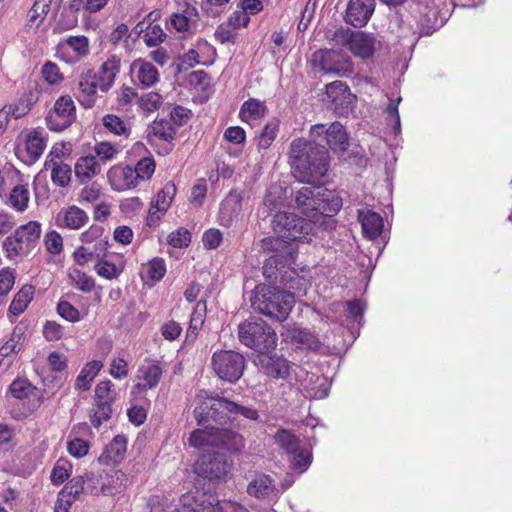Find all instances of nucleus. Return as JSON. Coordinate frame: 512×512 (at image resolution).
<instances>
[{
	"label": "nucleus",
	"instance_id": "obj_1",
	"mask_svg": "<svg viewBox=\"0 0 512 512\" xmlns=\"http://www.w3.org/2000/svg\"><path fill=\"white\" fill-rule=\"evenodd\" d=\"M289 159L294 177L299 182L313 185L297 191L296 203L303 208L306 218L322 226L325 217L333 215L341 207L340 199L320 186V180L328 170V151L324 146L298 138L290 145Z\"/></svg>",
	"mask_w": 512,
	"mask_h": 512
},
{
	"label": "nucleus",
	"instance_id": "obj_2",
	"mask_svg": "<svg viewBox=\"0 0 512 512\" xmlns=\"http://www.w3.org/2000/svg\"><path fill=\"white\" fill-rule=\"evenodd\" d=\"M199 424H206L204 429L191 433L189 444L195 448L216 446L230 452L240 453L245 447L244 437L232 428H239V418L257 421L256 409L241 405L225 397H207L194 410Z\"/></svg>",
	"mask_w": 512,
	"mask_h": 512
},
{
	"label": "nucleus",
	"instance_id": "obj_3",
	"mask_svg": "<svg viewBox=\"0 0 512 512\" xmlns=\"http://www.w3.org/2000/svg\"><path fill=\"white\" fill-rule=\"evenodd\" d=\"M250 301L255 311L278 321L286 320L295 304L292 293L265 284L255 287Z\"/></svg>",
	"mask_w": 512,
	"mask_h": 512
},
{
	"label": "nucleus",
	"instance_id": "obj_4",
	"mask_svg": "<svg viewBox=\"0 0 512 512\" xmlns=\"http://www.w3.org/2000/svg\"><path fill=\"white\" fill-rule=\"evenodd\" d=\"M274 232L285 241L309 242L321 228L311 219L293 213L279 212L272 220Z\"/></svg>",
	"mask_w": 512,
	"mask_h": 512
},
{
	"label": "nucleus",
	"instance_id": "obj_5",
	"mask_svg": "<svg viewBox=\"0 0 512 512\" xmlns=\"http://www.w3.org/2000/svg\"><path fill=\"white\" fill-rule=\"evenodd\" d=\"M239 341L245 346L265 353L277 345L275 331L262 319L250 318L238 326Z\"/></svg>",
	"mask_w": 512,
	"mask_h": 512
},
{
	"label": "nucleus",
	"instance_id": "obj_6",
	"mask_svg": "<svg viewBox=\"0 0 512 512\" xmlns=\"http://www.w3.org/2000/svg\"><path fill=\"white\" fill-rule=\"evenodd\" d=\"M41 233V224L38 221H29L20 225L3 242L6 257L15 260L18 257L28 255L36 247Z\"/></svg>",
	"mask_w": 512,
	"mask_h": 512
},
{
	"label": "nucleus",
	"instance_id": "obj_7",
	"mask_svg": "<svg viewBox=\"0 0 512 512\" xmlns=\"http://www.w3.org/2000/svg\"><path fill=\"white\" fill-rule=\"evenodd\" d=\"M275 444L289 457L292 466L304 472L311 463V454L301 447L299 438L287 429H278Z\"/></svg>",
	"mask_w": 512,
	"mask_h": 512
},
{
	"label": "nucleus",
	"instance_id": "obj_8",
	"mask_svg": "<svg viewBox=\"0 0 512 512\" xmlns=\"http://www.w3.org/2000/svg\"><path fill=\"white\" fill-rule=\"evenodd\" d=\"M244 357L231 350L217 351L212 356V367L219 378L228 382L237 381L243 374Z\"/></svg>",
	"mask_w": 512,
	"mask_h": 512
},
{
	"label": "nucleus",
	"instance_id": "obj_9",
	"mask_svg": "<svg viewBox=\"0 0 512 512\" xmlns=\"http://www.w3.org/2000/svg\"><path fill=\"white\" fill-rule=\"evenodd\" d=\"M315 67L327 74L348 76L353 72V63L350 58L336 50H318L312 56Z\"/></svg>",
	"mask_w": 512,
	"mask_h": 512
},
{
	"label": "nucleus",
	"instance_id": "obj_10",
	"mask_svg": "<svg viewBox=\"0 0 512 512\" xmlns=\"http://www.w3.org/2000/svg\"><path fill=\"white\" fill-rule=\"evenodd\" d=\"M76 106L69 95L59 97L46 116V123L52 131H62L75 121Z\"/></svg>",
	"mask_w": 512,
	"mask_h": 512
},
{
	"label": "nucleus",
	"instance_id": "obj_11",
	"mask_svg": "<svg viewBox=\"0 0 512 512\" xmlns=\"http://www.w3.org/2000/svg\"><path fill=\"white\" fill-rule=\"evenodd\" d=\"M310 136L314 141L324 136L327 145L334 151L344 152L349 146L347 132L339 122H333L328 128L324 124L313 125L310 129Z\"/></svg>",
	"mask_w": 512,
	"mask_h": 512
},
{
	"label": "nucleus",
	"instance_id": "obj_12",
	"mask_svg": "<svg viewBox=\"0 0 512 512\" xmlns=\"http://www.w3.org/2000/svg\"><path fill=\"white\" fill-rule=\"evenodd\" d=\"M230 469V463L220 453L202 455L195 464V472L210 480L224 478Z\"/></svg>",
	"mask_w": 512,
	"mask_h": 512
},
{
	"label": "nucleus",
	"instance_id": "obj_13",
	"mask_svg": "<svg viewBox=\"0 0 512 512\" xmlns=\"http://www.w3.org/2000/svg\"><path fill=\"white\" fill-rule=\"evenodd\" d=\"M89 54V40L85 36H70L58 45L56 55L62 61L74 64Z\"/></svg>",
	"mask_w": 512,
	"mask_h": 512
},
{
	"label": "nucleus",
	"instance_id": "obj_14",
	"mask_svg": "<svg viewBox=\"0 0 512 512\" xmlns=\"http://www.w3.org/2000/svg\"><path fill=\"white\" fill-rule=\"evenodd\" d=\"M215 48L207 41L199 39L181 58V65L193 68L196 65L208 66L214 62Z\"/></svg>",
	"mask_w": 512,
	"mask_h": 512
},
{
	"label": "nucleus",
	"instance_id": "obj_15",
	"mask_svg": "<svg viewBox=\"0 0 512 512\" xmlns=\"http://www.w3.org/2000/svg\"><path fill=\"white\" fill-rule=\"evenodd\" d=\"M243 194L232 190L220 203L218 220L222 226L231 227L239 220L242 211Z\"/></svg>",
	"mask_w": 512,
	"mask_h": 512
},
{
	"label": "nucleus",
	"instance_id": "obj_16",
	"mask_svg": "<svg viewBox=\"0 0 512 512\" xmlns=\"http://www.w3.org/2000/svg\"><path fill=\"white\" fill-rule=\"evenodd\" d=\"M175 195V184L172 182H167L158 192L155 200L151 203V207L147 216V224L149 226L154 225L161 218V216L167 212Z\"/></svg>",
	"mask_w": 512,
	"mask_h": 512
},
{
	"label": "nucleus",
	"instance_id": "obj_17",
	"mask_svg": "<svg viewBox=\"0 0 512 512\" xmlns=\"http://www.w3.org/2000/svg\"><path fill=\"white\" fill-rule=\"evenodd\" d=\"M379 45L380 42L373 34L364 31L352 32L348 39L349 50L363 59L371 57Z\"/></svg>",
	"mask_w": 512,
	"mask_h": 512
},
{
	"label": "nucleus",
	"instance_id": "obj_18",
	"mask_svg": "<svg viewBox=\"0 0 512 512\" xmlns=\"http://www.w3.org/2000/svg\"><path fill=\"white\" fill-rule=\"evenodd\" d=\"M130 74L133 81L143 88H150L160 80L158 69L144 59H136L130 64Z\"/></svg>",
	"mask_w": 512,
	"mask_h": 512
},
{
	"label": "nucleus",
	"instance_id": "obj_19",
	"mask_svg": "<svg viewBox=\"0 0 512 512\" xmlns=\"http://www.w3.org/2000/svg\"><path fill=\"white\" fill-rule=\"evenodd\" d=\"M326 94L330 99L333 109L338 114H343L352 106L354 96L349 87L342 81H334L326 85Z\"/></svg>",
	"mask_w": 512,
	"mask_h": 512
},
{
	"label": "nucleus",
	"instance_id": "obj_20",
	"mask_svg": "<svg viewBox=\"0 0 512 512\" xmlns=\"http://www.w3.org/2000/svg\"><path fill=\"white\" fill-rule=\"evenodd\" d=\"M130 166L114 165L107 172L108 181L115 191H126L135 188L139 183Z\"/></svg>",
	"mask_w": 512,
	"mask_h": 512
},
{
	"label": "nucleus",
	"instance_id": "obj_21",
	"mask_svg": "<svg viewBox=\"0 0 512 512\" xmlns=\"http://www.w3.org/2000/svg\"><path fill=\"white\" fill-rule=\"evenodd\" d=\"M375 9L374 0H350L346 10V21L354 27L364 26Z\"/></svg>",
	"mask_w": 512,
	"mask_h": 512
},
{
	"label": "nucleus",
	"instance_id": "obj_22",
	"mask_svg": "<svg viewBox=\"0 0 512 512\" xmlns=\"http://www.w3.org/2000/svg\"><path fill=\"white\" fill-rule=\"evenodd\" d=\"M84 478L86 480L85 484V493L91 495H110L113 494V489L110 487V482H115L119 480L118 472H114L113 474L101 473H85Z\"/></svg>",
	"mask_w": 512,
	"mask_h": 512
},
{
	"label": "nucleus",
	"instance_id": "obj_23",
	"mask_svg": "<svg viewBox=\"0 0 512 512\" xmlns=\"http://www.w3.org/2000/svg\"><path fill=\"white\" fill-rule=\"evenodd\" d=\"M88 220L89 216L84 210L72 205L59 211L56 216V225L60 228L78 230L84 227Z\"/></svg>",
	"mask_w": 512,
	"mask_h": 512
},
{
	"label": "nucleus",
	"instance_id": "obj_24",
	"mask_svg": "<svg viewBox=\"0 0 512 512\" xmlns=\"http://www.w3.org/2000/svg\"><path fill=\"white\" fill-rule=\"evenodd\" d=\"M162 377V369L157 364L143 365L138 369L134 390L139 392L155 388Z\"/></svg>",
	"mask_w": 512,
	"mask_h": 512
},
{
	"label": "nucleus",
	"instance_id": "obj_25",
	"mask_svg": "<svg viewBox=\"0 0 512 512\" xmlns=\"http://www.w3.org/2000/svg\"><path fill=\"white\" fill-rule=\"evenodd\" d=\"M358 220L366 238L373 240L382 233L383 219L380 214L369 209H362L358 211Z\"/></svg>",
	"mask_w": 512,
	"mask_h": 512
},
{
	"label": "nucleus",
	"instance_id": "obj_26",
	"mask_svg": "<svg viewBox=\"0 0 512 512\" xmlns=\"http://www.w3.org/2000/svg\"><path fill=\"white\" fill-rule=\"evenodd\" d=\"M119 71L120 59L115 55L110 56L101 64L99 71L96 73L101 92H107L113 86Z\"/></svg>",
	"mask_w": 512,
	"mask_h": 512
},
{
	"label": "nucleus",
	"instance_id": "obj_27",
	"mask_svg": "<svg viewBox=\"0 0 512 512\" xmlns=\"http://www.w3.org/2000/svg\"><path fill=\"white\" fill-rule=\"evenodd\" d=\"M74 171L80 182L86 183L101 172V164L94 155L81 156L75 163Z\"/></svg>",
	"mask_w": 512,
	"mask_h": 512
},
{
	"label": "nucleus",
	"instance_id": "obj_28",
	"mask_svg": "<svg viewBox=\"0 0 512 512\" xmlns=\"http://www.w3.org/2000/svg\"><path fill=\"white\" fill-rule=\"evenodd\" d=\"M78 87L84 98L83 102L87 107H91L94 104L97 91L100 90V82L97 79V74L90 69L83 71Z\"/></svg>",
	"mask_w": 512,
	"mask_h": 512
},
{
	"label": "nucleus",
	"instance_id": "obj_29",
	"mask_svg": "<svg viewBox=\"0 0 512 512\" xmlns=\"http://www.w3.org/2000/svg\"><path fill=\"white\" fill-rule=\"evenodd\" d=\"M107 246V241H98L97 244H93L92 246H81L73 253L74 260L81 266H84L93 260L98 261L106 255Z\"/></svg>",
	"mask_w": 512,
	"mask_h": 512
},
{
	"label": "nucleus",
	"instance_id": "obj_30",
	"mask_svg": "<svg viewBox=\"0 0 512 512\" xmlns=\"http://www.w3.org/2000/svg\"><path fill=\"white\" fill-rule=\"evenodd\" d=\"M45 168L51 170L53 183L60 187H66L71 181L72 170L68 164L56 161L54 158L46 159Z\"/></svg>",
	"mask_w": 512,
	"mask_h": 512
},
{
	"label": "nucleus",
	"instance_id": "obj_31",
	"mask_svg": "<svg viewBox=\"0 0 512 512\" xmlns=\"http://www.w3.org/2000/svg\"><path fill=\"white\" fill-rule=\"evenodd\" d=\"M49 10L50 2L48 0H36L28 13L25 30L27 32H36L44 21Z\"/></svg>",
	"mask_w": 512,
	"mask_h": 512
},
{
	"label": "nucleus",
	"instance_id": "obj_32",
	"mask_svg": "<svg viewBox=\"0 0 512 512\" xmlns=\"http://www.w3.org/2000/svg\"><path fill=\"white\" fill-rule=\"evenodd\" d=\"M206 493L201 491L189 492L180 498L179 506L173 512H205L204 502Z\"/></svg>",
	"mask_w": 512,
	"mask_h": 512
},
{
	"label": "nucleus",
	"instance_id": "obj_33",
	"mask_svg": "<svg viewBox=\"0 0 512 512\" xmlns=\"http://www.w3.org/2000/svg\"><path fill=\"white\" fill-rule=\"evenodd\" d=\"M103 363L98 360H93L85 364L80 371L75 381V388L80 391H87L91 387L94 378L100 372Z\"/></svg>",
	"mask_w": 512,
	"mask_h": 512
},
{
	"label": "nucleus",
	"instance_id": "obj_34",
	"mask_svg": "<svg viewBox=\"0 0 512 512\" xmlns=\"http://www.w3.org/2000/svg\"><path fill=\"white\" fill-rule=\"evenodd\" d=\"M291 340L299 348H305L317 351L321 347V342L318 337L307 329L295 328L290 331Z\"/></svg>",
	"mask_w": 512,
	"mask_h": 512
},
{
	"label": "nucleus",
	"instance_id": "obj_35",
	"mask_svg": "<svg viewBox=\"0 0 512 512\" xmlns=\"http://www.w3.org/2000/svg\"><path fill=\"white\" fill-rule=\"evenodd\" d=\"M265 373L273 378L285 379L289 376V362L281 357H268L262 360Z\"/></svg>",
	"mask_w": 512,
	"mask_h": 512
},
{
	"label": "nucleus",
	"instance_id": "obj_36",
	"mask_svg": "<svg viewBox=\"0 0 512 512\" xmlns=\"http://www.w3.org/2000/svg\"><path fill=\"white\" fill-rule=\"evenodd\" d=\"M274 491L273 480L270 476L257 475L247 486V492L256 498H265Z\"/></svg>",
	"mask_w": 512,
	"mask_h": 512
},
{
	"label": "nucleus",
	"instance_id": "obj_37",
	"mask_svg": "<svg viewBox=\"0 0 512 512\" xmlns=\"http://www.w3.org/2000/svg\"><path fill=\"white\" fill-rule=\"evenodd\" d=\"M46 148V139L41 131L32 130L26 136V152L31 161L41 157Z\"/></svg>",
	"mask_w": 512,
	"mask_h": 512
},
{
	"label": "nucleus",
	"instance_id": "obj_38",
	"mask_svg": "<svg viewBox=\"0 0 512 512\" xmlns=\"http://www.w3.org/2000/svg\"><path fill=\"white\" fill-rule=\"evenodd\" d=\"M206 499L203 502L205 512H249L240 504L230 501H219L213 494L206 493Z\"/></svg>",
	"mask_w": 512,
	"mask_h": 512
},
{
	"label": "nucleus",
	"instance_id": "obj_39",
	"mask_svg": "<svg viewBox=\"0 0 512 512\" xmlns=\"http://www.w3.org/2000/svg\"><path fill=\"white\" fill-rule=\"evenodd\" d=\"M197 18L196 8L187 6L183 13H174L171 16V26L178 32H187L195 24Z\"/></svg>",
	"mask_w": 512,
	"mask_h": 512
},
{
	"label": "nucleus",
	"instance_id": "obj_40",
	"mask_svg": "<svg viewBox=\"0 0 512 512\" xmlns=\"http://www.w3.org/2000/svg\"><path fill=\"white\" fill-rule=\"evenodd\" d=\"M85 484L86 480L82 475L72 478L59 492L60 500L73 504L85 492Z\"/></svg>",
	"mask_w": 512,
	"mask_h": 512
},
{
	"label": "nucleus",
	"instance_id": "obj_41",
	"mask_svg": "<svg viewBox=\"0 0 512 512\" xmlns=\"http://www.w3.org/2000/svg\"><path fill=\"white\" fill-rule=\"evenodd\" d=\"M34 294V289L32 286L25 285L23 286L14 296L10 306H9V314L17 317L22 314L28 304L32 301Z\"/></svg>",
	"mask_w": 512,
	"mask_h": 512
},
{
	"label": "nucleus",
	"instance_id": "obj_42",
	"mask_svg": "<svg viewBox=\"0 0 512 512\" xmlns=\"http://www.w3.org/2000/svg\"><path fill=\"white\" fill-rule=\"evenodd\" d=\"M265 113V103L252 98L243 103L239 112V117L244 122H250L264 117Z\"/></svg>",
	"mask_w": 512,
	"mask_h": 512
},
{
	"label": "nucleus",
	"instance_id": "obj_43",
	"mask_svg": "<svg viewBox=\"0 0 512 512\" xmlns=\"http://www.w3.org/2000/svg\"><path fill=\"white\" fill-rule=\"evenodd\" d=\"M102 125L109 133L116 136L128 138L131 134V129L127 123L114 114L103 116Z\"/></svg>",
	"mask_w": 512,
	"mask_h": 512
},
{
	"label": "nucleus",
	"instance_id": "obj_44",
	"mask_svg": "<svg viewBox=\"0 0 512 512\" xmlns=\"http://www.w3.org/2000/svg\"><path fill=\"white\" fill-rule=\"evenodd\" d=\"M30 199V192L28 185H17L15 186L9 195L8 204L10 207L18 212H23L27 209Z\"/></svg>",
	"mask_w": 512,
	"mask_h": 512
},
{
	"label": "nucleus",
	"instance_id": "obj_45",
	"mask_svg": "<svg viewBox=\"0 0 512 512\" xmlns=\"http://www.w3.org/2000/svg\"><path fill=\"white\" fill-rule=\"evenodd\" d=\"M139 109L146 114L154 113L160 109L163 104V97L158 92L150 91L141 94L137 98Z\"/></svg>",
	"mask_w": 512,
	"mask_h": 512
},
{
	"label": "nucleus",
	"instance_id": "obj_46",
	"mask_svg": "<svg viewBox=\"0 0 512 512\" xmlns=\"http://www.w3.org/2000/svg\"><path fill=\"white\" fill-rule=\"evenodd\" d=\"M68 277L72 285L81 292L89 293L95 287L94 279L77 268H71Z\"/></svg>",
	"mask_w": 512,
	"mask_h": 512
},
{
	"label": "nucleus",
	"instance_id": "obj_47",
	"mask_svg": "<svg viewBox=\"0 0 512 512\" xmlns=\"http://www.w3.org/2000/svg\"><path fill=\"white\" fill-rule=\"evenodd\" d=\"M122 150L121 145L119 144H112L108 141H101L95 144L93 151L95 153L94 156H96L97 159H99V162H109L116 158L118 153H120Z\"/></svg>",
	"mask_w": 512,
	"mask_h": 512
},
{
	"label": "nucleus",
	"instance_id": "obj_48",
	"mask_svg": "<svg viewBox=\"0 0 512 512\" xmlns=\"http://www.w3.org/2000/svg\"><path fill=\"white\" fill-rule=\"evenodd\" d=\"M151 131L153 136L168 143H171L176 135L175 126L165 119H156L151 125Z\"/></svg>",
	"mask_w": 512,
	"mask_h": 512
},
{
	"label": "nucleus",
	"instance_id": "obj_49",
	"mask_svg": "<svg viewBox=\"0 0 512 512\" xmlns=\"http://www.w3.org/2000/svg\"><path fill=\"white\" fill-rule=\"evenodd\" d=\"M11 395L19 400L27 399L34 396L37 388L33 386L27 379H16L9 387Z\"/></svg>",
	"mask_w": 512,
	"mask_h": 512
},
{
	"label": "nucleus",
	"instance_id": "obj_50",
	"mask_svg": "<svg viewBox=\"0 0 512 512\" xmlns=\"http://www.w3.org/2000/svg\"><path fill=\"white\" fill-rule=\"evenodd\" d=\"M96 273L107 280H113L120 276L123 271L122 266H117L112 262L100 258L94 266Z\"/></svg>",
	"mask_w": 512,
	"mask_h": 512
},
{
	"label": "nucleus",
	"instance_id": "obj_51",
	"mask_svg": "<svg viewBox=\"0 0 512 512\" xmlns=\"http://www.w3.org/2000/svg\"><path fill=\"white\" fill-rule=\"evenodd\" d=\"M43 242L46 251L51 255H60L64 250L63 238L55 230L47 232Z\"/></svg>",
	"mask_w": 512,
	"mask_h": 512
},
{
	"label": "nucleus",
	"instance_id": "obj_52",
	"mask_svg": "<svg viewBox=\"0 0 512 512\" xmlns=\"http://www.w3.org/2000/svg\"><path fill=\"white\" fill-rule=\"evenodd\" d=\"M112 403L107 402H96V408L92 410L90 415L91 423L94 427H99L103 422L107 421L111 417Z\"/></svg>",
	"mask_w": 512,
	"mask_h": 512
},
{
	"label": "nucleus",
	"instance_id": "obj_53",
	"mask_svg": "<svg viewBox=\"0 0 512 512\" xmlns=\"http://www.w3.org/2000/svg\"><path fill=\"white\" fill-rule=\"evenodd\" d=\"M166 37L165 32L159 24H150L144 33V42L149 47H155L162 43Z\"/></svg>",
	"mask_w": 512,
	"mask_h": 512
},
{
	"label": "nucleus",
	"instance_id": "obj_54",
	"mask_svg": "<svg viewBox=\"0 0 512 512\" xmlns=\"http://www.w3.org/2000/svg\"><path fill=\"white\" fill-rule=\"evenodd\" d=\"M133 170H135L134 174L138 182L140 180H147L155 171V162L151 157H144L138 161Z\"/></svg>",
	"mask_w": 512,
	"mask_h": 512
},
{
	"label": "nucleus",
	"instance_id": "obj_55",
	"mask_svg": "<svg viewBox=\"0 0 512 512\" xmlns=\"http://www.w3.org/2000/svg\"><path fill=\"white\" fill-rule=\"evenodd\" d=\"M114 384L110 380L101 381L95 388V401L112 403L115 400Z\"/></svg>",
	"mask_w": 512,
	"mask_h": 512
},
{
	"label": "nucleus",
	"instance_id": "obj_56",
	"mask_svg": "<svg viewBox=\"0 0 512 512\" xmlns=\"http://www.w3.org/2000/svg\"><path fill=\"white\" fill-rule=\"evenodd\" d=\"M145 273L153 281H160L166 273V264L162 258H154L145 266Z\"/></svg>",
	"mask_w": 512,
	"mask_h": 512
},
{
	"label": "nucleus",
	"instance_id": "obj_57",
	"mask_svg": "<svg viewBox=\"0 0 512 512\" xmlns=\"http://www.w3.org/2000/svg\"><path fill=\"white\" fill-rule=\"evenodd\" d=\"M277 133L278 124L276 122H269L266 124L258 138V148L267 149L276 138Z\"/></svg>",
	"mask_w": 512,
	"mask_h": 512
},
{
	"label": "nucleus",
	"instance_id": "obj_58",
	"mask_svg": "<svg viewBox=\"0 0 512 512\" xmlns=\"http://www.w3.org/2000/svg\"><path fill=\"white\" fill-rule=\"evenodd\" d=\"M191 242V233L186 228H178L168 235V243L174 248L187 247Z\"/></svg>",
	"mask_w": 512,
	"mask_h": 512
},
{
	"label": "nucleus",
	"instance_id": "obj_59",
	"mask_svg": "<svg viewBox=\"0 0 512 512\" xmlns=\"http://www.w3.org/2000/svg\"><path fill=\"white\" fill-rule=\"evenodd\" d=\"M109 374L114 379H124L129 374L128 363L122 356L114 357L110 362Z\"/></svg>",
	"mask_w": 512,
	"mask_h": 512
},
{
	"label": "nucleus",
	"instance_id": "obj_60",
	"mask_svg": "<svg viewBox=\"0 0 512 512\" xmlns=\"http://www.w3.org/2000/svg\"><path fill=\"white\" fill-rule=\"evenodd\" d=\"M58 314L65 320L75 323L80 321V312L68 301H59L57 305Z\"/></svg>",
	"mask_w": 512,
	"mask_h": 512
},
{
	"label": "nucleus",
	"instance_id": "obj_61",
	"mask_svg": "<svg viewBox=\"0 0 512 512\" xmlns=\"http://www.w3.org/2000/svg\"><path fill=\"white\" fill-rule=\"evenodd\" d=\"M126 452V439L123 436H116L107 447V453L113 461H118Z\"/></svg>",
	"mask_w": 512,
	"mask_h": 512
},
{
	"label": "nucleus",
	"instance_id": "obj_62",
	"mask_svg": "<svg viewBox=\"0 0 512 512\" xmlns=\"http://www.w3.org/2000/svg\"><path fill=\"white\" fill-rule=\"evenodd\" d=\"M42 333L47 341H57L62 338L64 328L55 321H46L43 325Z\"/></svg>",
	"mask_w": 512,
	"mask_h": 512
},
{
	"label": "nucleus",
	"instance_id": "obj_63",
	"mask_svg": "<svg viewBox=\"0 0 512 512\" xmlns=\"http://www.w3.org/2000/svg\"><path fill=\"white\" fill-rule=\"evenodd\" d=\"M42 75L49 84H58L63 80V75L60 72L59 67L50 61L43 65Z\"/></svg>",
	"mask_w": 512,
	"mask_h": 512
},
{
	"label": "nucleus",
	"instance_id": "obj_64",
	"mask_svg": "<svg viewBox=\"0 0 512 512\" xmlns=\"http://www.w3.org/2000/svg\"><path fill=\"white\" fill-rule=\"evenodd\" d=\"M104 229L98 225H92L89 229L81 234V241L90 246L97 244L98 241H107L104 237Z\"/></svg>",
	"mask_w": 512,
	"mask_h": 512
}]
</instances>
